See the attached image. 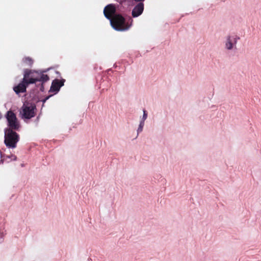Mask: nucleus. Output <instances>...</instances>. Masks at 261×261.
Returning <instances> with one entry per match:
<instances>
[{
  "label": "nucleus",
  "mask_w": 261,
  "mask_h": 261,
  "mask_svg": "<svg viewBox=\"0 0 261 261\" xmlns=\"http://www.w3.org/2000/svg\"><path fill=\"white\" fill-rule=\"evenodd\" d=\"M144 125V121H141L140 122V123L139 124V127H138V133L140 132H142Z\"/></svg>",
  "instance_id": "4468645a"
},
{
  "label": "nucleus",
  "mask_w": 261,
  "mask_h": 261,
  "mask_svg": "<svg viewBox=\"0 0 261 261\" xmlns=\"http://www.w3.org/2000/svg\"><path fill=\"white\" fill-rule=\"evenodd\" d=\"M38 79L36 78H28L26 81H25V83L26 84V85L28 86L29 84H33L35 83L36 82H38Z\"/></svg>",
  "instance_id": "f8f14e48"
},
{
  "label": "nucleus",
  "mask_w": 261,
  "mask_h": 261,
  "mask_svg": "<svg viewBox=\"0 0 261 261\" xmlns=\"http://www.w3.org/2000/svg\"><path fill=\"white\" fill-rule=\"evenodd\" d=\"M16 159V157L15 156H14V160H15Z\"/></svg>",
  "instance_id": "f3484780"
},
{
  "label": "nucleus",
  "mask_w": 261,
  "mask_h": 261,
  "mask_svg": "<svg viewBox=\"0 0 261 261\" xmlns=\"http://www.w3.org/2000/svg\"><path fill=\"white\" fill-rule=\"evenodd\" d=\"M31 73V70L29 69H26L24 71L23 78L22 81L25 82L27 79L29 78V75Z\"/></svg>",
  "instance_id": "ddd939ff"
},
{
  "label": "nucleus",
  "mask_w": 261,
  "mask_h": 261,
  "mask_svg": "<svg viewBox=\"0 0 261 261\" xmlns=\"http://www.w3.org/2000/svg\"><path fill=\"white\" fill-rule=\"evenodd\" d=\"M38 79V82H41V86L40 87V90L41 91H44V86L43 83L47 82L49 80V77L47 74H41L39 77H37Z\"/></svg>",
  "instance_id": "9d476101"
},
{
  "label": "nucleus",
  "mask_w": 261,
  "mask_h": 261,
  "mask_svg": "<svg viewBox=\"0 0 261 261\" xmlns=\"http://www.w3.org/2000/svg\"><path fill=\"white\" fill-rule=\"evenodd\" d=\"M6 118L8 122V125L12 129H17L19 128V124L17 121L15 114L11 111L7 112Z\"/></svg>",
  "instance_id": "20e7f679"
},
{
  "label": "nucleus",
  "mask_w": 261,
  "mask_h": 261,
  "mask_svg": "<svg viewBox=\"0 0 261 261\" xmlns=\"http://www.w3.org/2000/svg\"><path fill=\"white\" fill-rule=\"evenodd\" d=\"M144 10V4L142 3H139L134 8L132 14L133 17H137L141 15Z\"/></svg>",
  "instance_id": "423d86ee"
},
{
  "label": "nucleus",
  "mask_w": 261,
  "mask_h": 261,
  "mask_svg": "<svg viewBox=\"0 0 261 261\" xmlns=\"http://www.w3.org/2000/svg\"><path fill=\"white\" fill-rule=\"evenodd\" d=\"M116 7L113 4H109L105 7L103 10L105 16L110 20L113 18V16L116 15Z\"/></svg>",
  "instance_id": "39448f33"
},
{
  "label": "nucleus",
  "mask_w": 261,
  "mask_h": 261,
  "mask_svg": "<svg viewBox=\"0 0 261 261\" xmlns=\"http://www.w3.org/2000/svg\"><path fill=\"white\" fill-rule=\"evenodd\" d=\"M36 107L35 104L29 102L23 103L20 114L22 119H30L36 115Z\"/></svg>",
  "instance_id": "7ed1b4c3"
},
{
  "label": "nucleus",
  "mask_w": 261,
  "mask_h": 261,
  "mask_svg": "<svg viewBox=\"0 0 261 261\" xmlns=\"http://www.w3.org/2000/svg\"><path fill=\"white\" fill-rule=\"evenodd\" d=\"M23 62L30 66H32L33 63V60L30 57H25L22 59Z\"/></svg>",
  "instance_id": "9b49d317"
},
{
  "label": "nucleus",
  "mask_w": 261,
  "mask_h": 261,
  "mask_svg": "<svg viewBox=\"0 0 261 261\" xmlns=\"http://www.w3.org/2000/svg\"><path fill=\"white\" fill-rule=\"evenodd\" d=\"M27 86L25 83V82L22 81L17 86L13 88L14 91L16 93L18 94L19 93H23L26 91Z\"/></svg>",
  "instance_id": "1a4fd4ad"
},
{
  "label": "nucleus",
  "mask_w": 261,
  "mask_h": 261,
  "mask_svg": "<svg viewBox=\"0 0 261 261\" xmlns=\"http://www.w3.org/2000/svg\"><path fill=\"white\" fill-rule=\"evenodd\" d=\"M50 96H48L47 97H46L45 99H44L42 101L43 103H44L50 97Z\"/></svg>",
  "instance_id": "dca6fc26"
},
{
  "label": "nucleus",
  "mask_w": 261,
  "mask_h": 261,
  "mask_svg": "<svg viewBox=\"0 0 261 261\" xmlns=\"http://www.w3.org/2000/svg\"><path fill=\"white\" fill-rule=\"evenodd\" d=\"M130 23L126 22L125 18L121 14H116L110 20L112 27L116 31H124L128 30L132 24L133 20L129 18Z\"/></svg>",
  "instance_id": "f257e3e1"
},
{
  "label": "nucleus",
  "mask_w": 261,
  "mask_h": 261,
  "mask_svg": "<svg viewBox=\"0 0 261 261\" xmlns=\"http://www.w3.org/2000/svg\"><path fill=\"white\" fill-rule=\"evenodd\" d=\"M238 39H239V38H238ZM237 42V38L236 37L232 38L230 36H228L225 43L226 48L228 50L231 49L233 48V45L236 44Z\"/></svg>",
  "instance_id": "6e6552de"
},
{
  "label": "nucleus",
  "mask_w": 261,
  "mask_h": 261,
  "mask_svg": "<svg viewBox=\"0 0 261 261\" xmlns=\"http://www.w3.org/2000/svg\"><path fill=\"white\" fill-rule=\"evenodd\" d=\"M64 85V81L59 80H54L50 87V90L53 92H58L59 91L60 88Z\"/></svg>",
  "instance_id": "0eeeda50"
},
{
  "label": "nucleus",
  "mask_w": 261,
  "mask_h": 261,
  "mask_svg": "<svg viewBox=\"0 0 261 261\" xmlns=\"http://www.w3.org/2000/svg\"><path fill=\"white\" fill-rule=\"evenodd\" d=\"M19 139V135L15 132H14L13 129L9 128L6 130L4 142L8 147L15 148Z\"/></svg>",
  "instance_id": "f03ea898"
},
{
  "label": "nucleus",
  "mask_w": 261,
  "mask_h": 261,
  "mask_svg": "<svg viewBox=\"0 0 261 261\" xmlns=\"http://www.w3.org/2000/svg\"><path fill=\"white\" fill-rule=\"evenodd\" d=\"M147 112L145 110H143V118H142V121H144L145 120H146V119L147 118Z\"/></svg>",
  "instance_id": "2eb2a0df"
}]
</instances>
